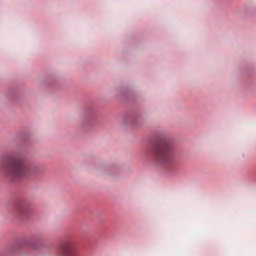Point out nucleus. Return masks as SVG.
<instances>
[{"label":"nucleus","instance_id":"f257e3e1","mask_svg":"<svg viewBox=\"0 0 256 256\" xmlns=\"http://www.w3.org/2000/svg\"><path fill=\"white\" fill-rule=\"evenodd\" d=\"M2 163L6 165L10 176L14 180H20L28 174H35L39 170L36 166H26L22 158L16 155L8 156Z\"/></svg>","mask_w":256,"mask_h":256},{"label":"nucleus","instance_id":"f03ea898","mask_svg":"<svg viewBox=\"0 0 256 256\" xmlns=\"http://www.w3.org/2000/svg\"><path fill=\"white\" fill-rule=\"evenodd\" d=\"M154 157L156 162L161 164L172 162L174 160V155L170 144L164 142L155 150Z\"/></svg>","mask_w":256,"mask_h":256},{"label":"nucleus","instance_id":"7ed1b4c3","mask_svg":"<svg viewBox=\"0 0 256 256\" xmlns=\"http://www.w3.org/2000/svg\"><path fill=\"white\" fill-rule=\"evenodd\" d=\"M59 256H77L78 251L74 242L68 240L63 242L58 250Z\"/></svg>","mask_w":256,"mask_h":256},{"label":"nucleus","instance_id":"20e7f679","mask_svg":"<svg viewBox=\"0 0 256 256\" xmlns=\"http://www.w3.org/2000/svg\"><path fill=\"white\" fill-rule=\"evenodd\" d=\"M27 206L23 202H19L14 206V212L18 214H25L27 211Z\"/></svg>","mask_w":256,"mask_h":256}]
</instances>
